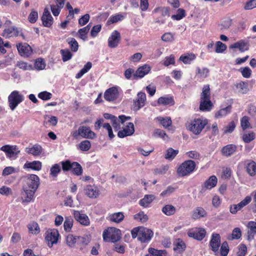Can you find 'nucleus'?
<instances>
[{
  "label": "nucleus",
  "mask_w": 256,
  "mask_h": 256,
  "mask_svg": "<svg viewBox=\"0 0 256 256\" xmlns=\"http://www.w3.org/2000/svg\"><path fill=\"white\" fill-rule=\"evenodd\" d=\"M60 172V167L58 164H54L50 170V174L54 177L57 176L58 174Z\"/></svg>",
  "instance_id": "nucleus-58"
},
{
  "label": "nucleus",
  "mask_w": 256,
  "mask_h": 256,
  "mask_svg": "<svg viewBox=\"0 0 256 256\" xmlns=\"http://www.w3.org/2000/svg\"><path fill=\"white\" fill-rule=\"evenodd\" d=\"M210 92L208 84L204 85L202 88V92L200 94V100H210Z\"/></svg>",
  "instance_id": "nucleus-38"
},
{
  "label": "nucleus",
  "mask_w": 256,
  "mask_h": 256,
  "mask_svg": "<svg viewBox=\"0 0 256 256\" xmlns=\"http://www.w3.org/2000/svg\"><path fill=\"white\" fill-rule=\"evenodd\" d=\"M0 150L6 152L7 158L11 159L16 158L20 152V150L15 145H5L2 146Z\"/></svg>",
  "instance_id": "nucleus-5"
},
{
  "label": "nucleus",
  "mask_w": 256,
  "mask_h": 256,
  "mask_svg": "<svg viewBox=\"0 0 256 256\" xmlns=\"http://www.w3.org/2000/svg\"><path fill=\"white\" fill-rule=\"evenodd\" d=\"M139 240L142 242H146L149 241L153 236L152 230L144 227H140Z\"/></svg>",
  "instance_id": "nucleus-10"
},
{
  "label": "nucleus",
  "mask_w": 256,
  "mask_h": 256,
  "mask_svg": "<svg viewBox=\"0 0 256 256\" xmlns=\"http://www.w3.org/2000/svg\"><path fill=\"white\" fill-rule=\"evenodd\" d=\"M220 244V236L218 234H213L210 242L212 250L215 252H218Z\"/></svg>",
  "instance_id": "nucleus-15"
},
{
  "label": "nucleus",
  "mask_w": 256,
  "mask_h": 256,
  "mask_svg": "<svg viewBox=\"0 0 256 256\" xmlns=\"http://www.w3.org/2000/svg\"><path fill=\"white\" fill-rule=\"evenodd\" d=\"M216 45V52L217 53H222L226 49V46L221 42H217Z\"/></svg>",
  "instance_id": "nucleus-64"
},
{
  "label": "nucleus",
  "mask_w": 256,
  "mask_h": 256,
  "mask_svg": "<svg viewBox=\"0 0 256 256\" xmlns=\"http://www.w3.org/2000/svg\"><path fill=\"white\" fill-rule=\"evenodd\" d=\"M155 12H159L163 16H170V9L168 7L158 8L154 10Z\"/></svg>",
  "instance_id": "nucleus-53"
},
{
  "label": "nucleus",
  "mask_w": 256,
  "mask_h": 256,
  "mask_svg": "<svg viewBox=\"0 0 256 256\" xmlns=\"http://www.w3.org/2000/svg\"><path fill=\"white\" fill-rule=\"evenodd\" d=\"M237 150V146L232 144H228L224 146L222 150L221 153L222 156L228 157L234 154Z\"/></svg>",
  "instance_id": "nucleus-21"
},
{
  "label": "nucleus",
  "mask_w": 256,
  "mask_h": 256,
  "mask_svg": "<svg viewBox=\"0 0 256 256\" xmlns=\"http://www.w3.org/2000/svg\"><path fill=\"white\" fill-rule=\"evenodd\" d=\"M90 28V24H88L86 26L78 30L80 38H82V40H85L87 38L86 34L88 33V32H89Z\"/></svg>",
  "instance_id": "nucleus-47"
},
{
  "label": "nucleus",
  "mask_w": 256,
  "mask_h": 256,
  "mask_svg": "<svg viewBox=\"0 0 256 256\" xmlns=\"http://www.w3.org/2000/svg\"><path fill=\"white\" fill-rule=\"evenodd\" d=\"M78 134L83 138L92 139L96 136L95 133L92 131L89 127L86 126H80Z\"/></svg>",
  "instance_id": "nucleus-13"
},
{
  "label": "nucleus",
  "mask_w": 256,
  "mask_h": 256,
  "mask_svg": "<svg viewBox=\"0 0 256 256\" xmlns=\"http://www.w3.org/2000/svg\"><path fill=\"white\" fill-rule=\"evenodd\" d=\"M248 240H250L254 238V236L256 235V222L250 221L247 224Z\"/></svg>",
  "instance_id": "nucleus-24"
},
{
  "label": "nucleus",
  "mask_w": 256,
  "mask_h": 256,
  "mask_svg": "<svg viewBox=\"0 0 256 256\" xmlns=\"http://www.w3.org/2000/svg\"><path fill=\"white\" fill-rule=\"evenodd\" d=\"M196 58V56L193 54H188L185 56H181L180 60L185 64H190V62Z\"/></svg>",
  "instance_id": "nucleus-43"
},
{
  "label": "nucleus",
  "mask_w": 256,
  "mask_h": 256,
  "mask_svg": "<svg viewBox=\"0 0 256 256\" xmlns=\"http://www.w3.org/2000/svg\"><path fill=\"white\" fill-rule=\"evenodd\" d=\"M154 198V195L146 194L140 201V204L143 207L146 208Z\"/></svg>",
  "instance_id": "nucleus-30"
},
{
  "label": "nucleus",
  "mask_w": 256,
  "mask_h": 256,
  "mask_svg": "<svg viewBox=\"0 0 256 256\" xmlns=\"http://www.w3.org/2000/svg\"><path fill=\"white\" fill-rule=\"evenodd\" d=\"M206 212L202 208L198 207L194 210L192 218L196 220L206 216Z\"/></svg>",
  "instance_id": "nucleus-28"
},
{
  "label": "nucleus",
  "mask_w": 256,
  "mask_h": 256,
  "mask_svg": "<svg viewBox=\"0 0 256 256\" xmlns=\"http://www.w3.org/2000/svg\"><path fill=\"white\" fill-rule=\"evenodd\" d=\"M119 96L118 88L113 86L106 90L104 93V98L106 101L112 102L116 100Z\"/></svg>",
  "instance_id": "nucleus-9"
},
{
  "label": "nucleus",
  "mask_w": 256,
  "mask_h": 256,
  "mask_svg": "<svg viewBox=\"0 0 256 256\" xmlns=\"http://www.w3.org/2000/svg\"><path fill=\"white\" fill-rule=\"evenodd\" d=\"M206 232L202 228H194L188 232L189 237L194 238L198 240H202L206 236Z\"/></svg>",
  "instance_id": "nucleus-7"
},
{
  "label": "nucleus",
  "mask_w": 256,
  "mask_h": 256,
  "mask_svg": "<svg viewBox=\"0 0 256 256\" xmlns=\"http://www.w3.org/2000/svg\"><path fill=\"white\" fill-rule=\"evenodd\" d=\"M249 120V118L247 116H244L240 120V125L243 130L250 127Z\"/></svg>",
  "instance_id": "nucleus-60"
},
{
  "label": "nucleus",
  "mask_w": 256,
  "mask_h": 256,
  "mask_svg": "<svg viewBox=\"0 0 256 256\" xmlns=\"http://www.w3.org/2000/svg\"><path fill=\"white\" fill-rule=\"evenodd\" d=\"M196 166L195 162L187 160L183 162L178 168L177 173L180 176H188L194 172Z\"/></svg>",
  "instance_id": "nucleus-2"
},
{
  "label": "nucleus",
  "mask_w": 256,
  "mask_h": 256,
  "mask_svg": "<svg viewBox=\"0 0 256 256\" xmlns=\"http://www.w3.org/2000/svg\"><path fill=\"white\" fill-rule=\"evenodd\" d=\"M67 42L72 52H76L78 48V44L75 38H68L67 39Z\"/></svg>",
  "instance_id": "nucleus-46"
},
{
  "label": "nucleus",
  "mask_w": 256,
  "mask_h": 256,
  "mask_svg": "<svg viewBox=\"0 0 256 256\" xmlns=\"http://www.w3.org/2000/svg\"><path fill=\"white\" fill-rule=\"evenodd\" d=\"M242 236V232L240 228H234L232 232V234L230 236H228V240H233L234 239L238 240Z\"/></svg>",
  "instance_id": "nucleus-44"
},
{
  "label": "nucleus",
  "mask_w": 256,
  "mask_h": 256,
  "mask_svg": "<svg viewBox=\"0 0 256 256\" xmlns=\"http://www.w3.org/2000/svg\"><path fill=\"white\" fill-rule=\"evenodd\" d=\"M236 128V124L234 121L230 122L224 128V133H232Z\"/></svg>",
  "instance_id": "nucleus-63"
},
{
  "label": "nucleus",
  "mask_w": 256,
  "mask_h": 256,
  "mask_svg": "<svg viewBox=\"0 0 256 256\" xmlns=\"http://www.w3.org/2000/svg\"><path fill=\"white\" fill-rule=\"evenodd\" d=\"M78 147L82 151H88L91 147V144L89 140H84L80 143Z\"/></svg>",
  "instance_id": "nucleus-51"
},
{
  "label": "nucleus",
  "mask_w": 256,
  "mask_h": 256,
  "mask_svg": "<svg viewBox=\"0 0 256 256\" xmlns=\"http://www.w3.org/2000/svg\"><path fill=\"white\" fill-rule=\"evenodd\" d=\"M249 43L244 40H240L230 46V48H238L239 50L243 52L249 49Z\"/></svg>",
  "instance_id": "nucleus-17"
},
{
  "label": "nucleus",
  "mask_w": 256,
  "mask_h": 256,
  "mask_svg": "<svg viewBox=\"0 0 256 256\" xmlns=\"http://www.w3.org/2000/svg\"><path fill=\"white\" fill-rule=\"evenodd\" d=\"M73 225V219L72 217H66L64 222V229L66 231H70Z\"/></svg>",
  "instance_id": "nucleus-52"
},
{
  "label": "nucleus",
  "mask_w": 256,
  "mask_h": 256,
  "mask_svg": "<svg viewBox=\"0 0 256 256\" xmlns=\"http://www.w3.org/2000/svg\"><path fill=\"white\" fill-rule=\"evenodd\" d=\"M72 172L76 176H80L82 173V168L77 162H73L72 166Z\"/></svg>",
  "instance_id": "nucleus-39"
},
{
  "label": "nucleus",
  "mask_w": 256,
  "mask_h": 256,
  "mask_svg": "<svg viewBox=\"0 0 256 256\" xmlns=\"http://www.w3.org/2000/svg\"><path fill=\"white\" fill-rule=\"evenodd\" d=\"M160 124L164 128H166L172 124V120L170 118L166 117L165 118L160 117L158 118Z\"/></svg>",
  "instance_id": "nucleus-54"
},
{
  "label": "nucleus",
  "mask_w": 256,
  "mask_h": 256,
  "mask_svg": "<svg viewBox=\"0 0 256 256\" xmlns=\"http://www.w3.org/2000/svg\"><path fill=\"white\" fill-rule=\"evenodd\" d=\"M124 216L123 212H118L110 215L108 218L111 222L119 224L124 220Z\"/></svg>",
  "instance_id": "nucleus-26"
},
{
  "label": "nucleus",
  "mask_w": 256,
  "mask_h": 256,
  "mask_svg": "<svg viewBox=\"0 0 256 256\" xmlns=\"http://www.w3.org/2000/svg\"><path fill=\"white\" fill-rule=\"evenodd\" d=\"M9 106L14 110L18 105L24 100V96L16 90L13 91L8 98Z\"/></svg>",
  "instance_id": "nucleus-4"
},
{
  "label": "nucleus",
  "mask_w": 256,
  "mask_h": 256,
  "mask_svg": "<svg viewBox=\"0 0 256 256\" xmlns=\"http://www.w3.org/2000/svg\"><path fill=\"white\" fill-rule=\"evenodd\" d=\"M150 67L148 64H144L139 67L133 74L134 78L136 79L137 78H143L150 72Z\"/></svg>",
  "instance_id": "nucleus-16"
},
{
  "label": "nucleus",
  "mask_w": 256,
  "mask_h": 256,
  "mask_svg": "<svg viewBox=\"0 0 256 256\" xmlns=\"http://www.w3.org/2000/svg\"><path fill=\"white\" fill-rule=\"evenodd\" d=\"M46 234V240L50 248H52L54 244L58 243L60 234L57 230L53 229L47 230Z\"/></svg>",
  "instance_id": "nucleus-6"
},
{
  "label": "nucleus",
  "mask_w": 256,
  "mask_h": 256,
  "mask_svg": "<svg viewBox=\"0 0 256 256\" xmlns=\"http://www.w3.org/2000/svg\"><path fill=\"white\" fill-rule=\"evenodd\" d=\"M134 132V128L133 123L128 122L125 128L118 132V136L120 138H124L132 135Z\"/></svg>",
  "instance_id": "nucleus-12"
},
{
  "label": "nucleus",
  "mask_w": 256,
  "mask_h": 256,
  "mask_svg": "<svg viewBox=\"0 0 256 256\" xmlns=\"http://www.w3.org/2000/svg\"><path fill=\"white\" fill-rule=\"evenodd\" d=\"M178 153V150H174L172 148H168L166 150L164 158L169 160H172Z\"/></svg>",
  "instance_id": "nucleus-37"
},
{
  "label": "nucleus",
  "mask_w": 256,
  "mask_h": 256,
  "mask_svg": "<svg viewBox=\"0 0 256 256\" xmlns=\"http://www.w3.org/2000/svg\"><path fill=\"white\" fill-rule=\"evenodd\" d=\"M134 218L138 221L144 222L148 220V216L143 212H140L134 216Z\"/></svg>",
  "instance_id": "nucleus-45"
},
{
  "label": "nucleus",
  "mask_w": 256,
  "mask_h": 256,
  "mask_svg": "<svg viewBox=\"0 0 256 256\" xmlns=\"http://www.w3.org/2000/svg\"><path fill=\"white\" fill-rule=\"evenodd\" d=\"M174 250L179 253L184 252L186 248L185 243L180 239H178L174 242Z\"/></svg>",
  "instance_id": "nucleus-31"
},
{
  "label": "nucleus",
  "mask_w": 256,
  "mask_h": 256,
  "mask_svg": "<svg viewBox=\"0 0 256 256\" xmlns=\"http://www.w3.org/2000/svg\"><path fill=\"white\" fill-rule=\"evenodd\" d=\"M24 168H31L35 170H40L42 168V162L40 161H34L30 162H26Z\"/></svg>",
  "instance_id": "nucleus-35"
},
{
  "label": "nucleus",
  "mask_w": 256,
  "mask_h": 256,
  "mask_svg": "<svg viewBox=\"0 0 256 256\" xmlns=\"http://www.w3.org/2000/svg\"><path fill=\"white\" fill-rule=\"evenodd\" d=\"M26 152L29 154H31L34 156H38L42 152V146L38 144H35L32 148H27L26 149Z\"/></svg>",
  "instance_id": "nucleus-25"
},
{
  "label": "nucleus",
  "mask_w": 256,
  "mask_h": 256,
  "mask_svg": "<svg viewBox=\"0 0 256 256\" xmlns=\"http://www.w3.org/2000/svg\"><path fill=\"white\" fill-rule=\"evenodd\" d=\"M39 185L40 178L38 176L30 174L28 176L22 186L21 194L23 202H28L31 201Z\"/></svg>",
  "instance_id": "nucleus-1"
},
{
  "label": "nucleus",
  "mask_w": 256,
  "mask_h": 256,
  "mask_svg": "<svg viewBox=\"0 0 256 256\" xmlns=\"http://www.w3.org/2000/svg\"><path fill=\"white\" fill-rule=\"evenodd\" d=\"M78 242V237L73 236L72 234H68L66 237V242L67 245L70 248H74L75 246Z\"/></svg>",
  "instance_id": "nucleus-40"
},
{
  "label": "nucleus",
  "mask_w": 256,
  "mask_h": 256,
  "mask_svg": "<svg viewBox=\"0 0 256 256\" xmlns=\"http://www.w3.org/2000/svg\"><path fill=\"white\" fill-rule=\"evenodd\" d=\"M255 138V134L253 132L248 134H244L242 136V140L246 143H248Z\"/></svg>",
  "instance_id": "nucleus-61"
},
{
  "label": "nucleus",
  "mask_w": 256,
  "mask_h": 256,
  "mask_svg": "<svg viewBox=\"0 0 256 256\" xmlns=\"http://www.w3.org/2000/svg\"><path fill=\"white\" fill-rule=\"evenodd\" d=\"M120 35L117 30L114 31L108 40V46L111 48L116 47L120 43Z\"/></svg>",
  "instance_id": "nucleus-11"
},
{
  "label": "nucleus",
  "mask_w": 256,
  "mask_h": 256,
  "mask_svg": "<svg viewBox=\"0 0 256 256\" xmlns=\"http://www.w3.org/2000/svg\"><path fill=\"white\" fill-rule=\"evenodd\" d=\"M186 16V12L184 9L178 8L176 14L172 15V18L176 20H180Z\"/></svg>",
  "instance_id": "nucleus-56"
},
{
  "label": "nucleus",
  "mask_w": 256,
  "mask_h": 256,
  "mask_svg": "<svg viewBox=\"0 0 256 256\" xmlns=\"http://www.w3.org/2000/svg\"><path fill=\"white\" fill-rule=\"evenodd\" d=\"M90 239L87 236H78L77 244L79 246L80 249H82L90 242Z\"/></svg>",
  "instance_id": "nucleus-41"
},
{
  "label": "nucleus",
  "mask_w": 256,
  "mask_h": 256,
  "mask_svg": "<svg viewBox=\"0 0 256 256\" xmlns=\"http://www.w3.org/2000/svg\"><path fill=\"white\" fill-rule=\"evenodd\" d=\"M207 124L208 120L206 119H194L190 122L188 128L194 134H199Z\"/></svg>",
  "instance_id": "nucleus-3"
},
{
  "label": "nucleus",
  "mask_w": 256,
  "mask_h": 256,
  "mask_svg": "<svg viewBox=\"0 0 256 256\" xmlns=\"http://www.w3.org/2000/svg\"><path fill=\"white\" fill-rule=\"evenodd\" d=\"M120 232L119 230H116L114 232H110L108 236V238L112 242H115L118 241L120 238Z\"/></svg>",
  "instance_id": "nucleus-49"
},
{
  "label": "nucleus",
  "mask_w": 256,
  "mask_h": 256,
  "mask_svg": "<svg viewBox=\"0 0 256 256\" xmlns=\"http://www.w3.org/2000/svg\"><path fill=\"white\" fill-rule=\"evenodd\" d=\"M46 67V64L42 58L37 59L34 63V68L38 70H42L44 69Z\"/></svg>",
  "instance_id": "nucleus-59"
},
{
  "label": "nucleus",
  "mask_w": 256,
  "mask_h": 256,
  "mask_svg": "<svg viewBox=\"0 0 256 256\" xmlns=\"http://www.w3.org/2000/svg\"><path fill=\"white\" fill-rule=\"evenodd\" d=\"M158 103L162 105H174V101L172 96H162L160 97L158 100Z\"/></svg>",
  "instance_id": "nucleus-32"
},
{
  "label": "nucleus",
  "mask_w": 256,
  "mask_h": 256,
  "mask_svg": "<svg viewBox=\"0 0 256 256\" xmlns=\"http://www.w3.org/2000/svg\"><path fill=\"white\" fill-rule=\"evenodd\" d=\"M246 171L251 176H254L256 174V163L253 161L248 162L246 166Z\"/></svg>",
  "instance_id": "nucleus-29"
},
{
  "label": "nucleus",
  "mask_w": 256,
  "mask_h": 256,
  "mask_svg": "<svg viewBox=\"0 0 256 256\" xmlns=\"http://www.w3.org/2000/svg\"><path fill=\"white\" fill-rule=\"evenodd\" d=\"M74 215L75 219L82 225L88 226L90 220L88 216L84 214H81L79 211L74 210Z\"/></svg>",
  "instance_id": "nucleus-19"
},
{
  "label": "nucleus",
  "mask_w": 256,
  "mask_h": 256,
  "mask_svg": "<svg viewBox=\"0 0 256 256\" xmlns=\"http://www.w3.org/2000/svg\"><path fill=\"white\" fill-rule=\"evenodd\" d=\"M218 182V179L215 176H210L204 184L202 190H210L215 187Z\"/></svg>",
  "instance_id": "nucleus-22"
},
{
  "label": "nucleus",
  "mask_w": 256,
  "mask_h": 256,
  "mask_svg": "<svg viewBox=\"0 0 256 256\" xmlns=\"http://www.w3.org/2000/svg\"><path fill=\"white\" fill-rule=\"evenodd\" d=\"M146 101V94L142 92H139L137 94V98L134 100L132 110L134 111H138L144 106Z\"/></svg>",
  "instance_id": "nucleus-8"
},
{
  "label": "nucleus",
  "mask_w": 256,
  "mask_h": 256,
  "mask_svg": "<svg viewBox=\"0 0 256 256\" xmlns=\"http://www.w3.org/2000/svg\"><path fill=\"white\" fill-rule=\"evenodd\" d=\"M43 25L46 27H50L53 23V18L48 9L45 8L42 16Z\"/></svg>",
  "instance_id": "nucleus-20"
},
{
  "label": "nucleus",
  "mask_w": 256,
  "mask_h": 256,
  "mask_svg": "<svg viewBox=\"0 0 256 256\" xmlns=\"http://www.w3.org/2000/svg\"><path fill=\"white\" fill-rule=\"evenodd\" d=\"M161 39L164 42H172L174 40V34L170 32H166L162 35Z\"/></svg>",
  "instance_id": "nucleus-57"
},
{
  "label": "nucleus",
  "mask_w": 256,
  "mask_h": 256,
  "mask_svg": "<svg viewBox=\"0 0 256 256\" xmlns=\"http://www.w3.org/2000/svg\"><path fill=\"white\" fill-rule=\"evenodd\" d=\"M86 195L90 198H95L100 195L98 188L94 186L88 185L84 188Z\"/></svg>",
  "instance_id": "nucleus-14"
},
{
  "label": "nucleus",
  "mask_w": 256,
  "mask_h": 256,
  "mask_svg": "<svg viewBox=\"0 0 256 256\" xmlns=\"http://www.w3.org/2000/svg\"><path fill=\"white\" fill-rule=\"evenodd\" d=\"M16 48L19 54L22 56L28 57L30 55L32 52L30 46L26 44H18L16 45Z\"/></svg>",
  "instance_id": "nucleus-18"
},
{
  "label": "nucleus",
  "mask_w": 256,
  "mask_h": 256,
  "mask_svg": "<svg viewBox=\"0 0 256 256\" xmlns=\"http://www.w3.org/2000/svg\"><path fill=\"white\" fill-rule=\"evenodd\" d=\"M232 106L229 105L228 106L216 112L215 118H220L223 116H226L228 114L231 112Z\"/></svg>",
  "instance_id": "nucleus-33"
},
{
  "label": "nucleus",
  "mask_w": 256,
  "mask_h": 256,
  "mask_svg": "<svg viewBox=\"0 0 256 256\" xmlns=\"http://www.w3.org/2000/svg\"><path fill=\"white\" fill-rule=\"evenodd\" d=\"M213 106L210 100H200V110L202 111H210Z\"/></svg>",
  "instance_id": "nucleus-27"
},
{
  "label": "nucleus",
  "mask_w": 256,
  "mask_h": 256,
  "mask_svg": "<svg viewBox=\"0 0 256 256\" xmlns=\"http://www.w3.org/2000/svg\"><path fill=\"white\" fill-rule=\"evenodd\" d=\"M162 211L166 216H170L176 213V208L172 204H166L162 208Z\"/></svg>",
  "instance_id": "nucleus-34"
},
{
  "label": "nucleus",
  "mask_w": 256,
  "mask_h": 256,
  "mask_svg": "<svg viewBox=\"0 0 256 256\" xmlns=\"http://www.w3.org/2000/svg\"><path fill=\"white\" fill-rule=\"evenodd\" d=\"M29 231L32 234H37L40 232L38 224L36 222H30L28 225Z\"/></svg>",
  "instance_id": "nucleus-48"
},
{
  "label": "nucleus",
  "mask_w": 256,
  "mask_h": 256,
  "mask_svg": "<svg viewBox=\"0 0 256 256\" xmlns=\"http://www.w3.org/2000/svg\"><path fill=\"white\" fill-rule=\"evenodd\" d=\"M92 66V64L90 62H88L84 66V68L76 74V78H80L84 74L86 73Z\"/></svg>",
  "instance_id": "nucleus-42"
},
{
  "label": "nucleus",
  "mask_w": 256,
  "mask_h": 256,
  "mask_svg": "<svg viewBox=\"0 0 256 256\" xmlns=\"http://www.w3.org/2000/svg\"><path fill=\"white\" fill-rule=\"evenodd\" d=\"M229 252L228 244L226 242H224L220 247V252L221 256H226Z\"/></svg>",
  "instance_id": "nucleus-62"
},
{
  "label": "nucleus",
  "mask_w": 256,
  "mask_h": 256,
  "mask_svg": "<svg viewBox=\"0 0 256 256\" xmlns=\"http://www.w3.org/2000/svg\"><path fill=\"white\" fill-rule=\"evenodd\" d=\"M210 70L206 68H200L199 67L196 68V74L200 78H206L209 74Z\"/></svg>",
  "instance_id": "nucleus-36"
},
{
  "label": "nucleus",
  "mask_w": 256,
  "mask_h": 256,
  "mask_svg": "<svg viewBox=\"0 0 256 256\" xmlns=\"http://www.w3.org/2000/svg\"><path fill=\"white\" fill-rule=\"evenodd\" d=\"M18 34L19 31L18 28L15 26H12L6 28L2 34V36L8 38L12 36H18Z\"/></svg>",
  "instance_id": "nucleus-23"
},
{
  "label": "nucleus",
  "mask_w": 256,
  "mask_h": 256,
  "mask_svg": "<svg viewBox=\"0 0 256 256\" xmlns=\"http://www.w3.org/2000/svg\"><path fill=\"white\" fill-rule=\"evenodd\" d=\"M237 88H239V92L245 94L248 92V84L246 82H240L237 85Z\"/></svg>",
  "instance_id": "nucleus-55"
},
{
  "label": "nucleus",
  "mask_w": 256,
  "mask_h": 256,
  "mask_svg": "<svg viewBox=\"0 0 256 256\" xmlns=\"http://www.w3.org/2000/svg\"><path fill=\"white\" fill-rule=\"evenodd\" d=\"M60 54L62 56V60L64 62L68 61L72 57V54L68 49L61 50Z\"/></svg>",
  "instance_id": "nucleus-50"
}]
</instances>
